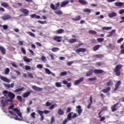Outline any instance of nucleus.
<instances>
[{
	"label": "nucleus",
	"mask_w": 124,
	"mask_h": 124,
	"mask_svg": "<svg viewBox=\"0 0 124 124\" xmlns=\"http://www.w3.org/2000/svg\"><path fill=\"white\" fill-rule=\"evenodd\" d=\"M14 105H12L8 107V113H10L8 115L11 119H15L16 121H23V117L21 110L18 109V108H14Z\"/></svg>",
	"instance_id": "f257e3e1"
},
{
	"label": "nucleus",
	"mask_w": 124,
	"mask_h": 124,
	"mask_svg": "<svg viewBox=\"0 0 124 124\" xmlns=\"http://www.w3.org/2000/svg\"><path fill=\"white\" fill-rule=\"evenodd\" d=\"M104 71L101 69H94V71L93 69L90 70L89 71L86 73L87 77H89V76H92L93 75V73H94V74H101L104 73Z\"/></svg>",
	"instance_id": "f03ea898"
},
{
	"label": "nucleus",
	"mask_w": 124,
	"mask_h": 124,
	"mask_svg": "<svg viewBox=\"0 0 124 124\" xmlns=\"http://www.w3.org/2000/svg\"><path fill=\"white\" fill-rule=\"evenodd\" d=\"M5 98L4 96H1L0 97V103L1 105H0V107H1L2 110H3V111L4 113H6V111L4 110L5 106H6V104L8 103V102H6V101H5Z\"/></svg>",
	"instance_id": "7ed1b4c3"
},
{
	"label": "nucleus",
	"mask_w": 124,
	"mask_h": 124,
	"mask_svg": "<svg viewBox=\"0 0 124 124\" xmlns=\"http://www.w3.org/2000/svg\"><path fill=\"white\" fill-rule=\"evenodd\" d=\"M123 67V65L118 64L115 66V68L114 69L113 71L114 73H115V75L116 76H120L121 75V69H122Z\"/></svg>",
	"instance_id": "20e7f679"
},
{
	"label": "nucleus",
	"mask_w": 124,
	"mask_h": 124,
	"mask_svg": "<svg viewBox=\"0 0 124 124\" xmlns=\"http://www.w3.org/2000/svg\"><path fill=\"white\" fill-rule=\"evenodd\" d=\"M8 96L10 99H5V98L4 100L6 101V102H11V103H12V102H13V100L15 98V94L12 93V92H8Z\"/></svg>",
	"instance_id": "39448f33"
},
{
	"label": "nucleus",
	"mask_w": 124,
	"mask_h": 124,
	"mask_svg": "<svg viewBox=\"0 0 124 124\" xmlns=\"http://www.w3.org/2000/svg\"><path fill=\"white\" fill-rule=\"evenodd\" d=\"M37 112L41 117L40 120L41 121V122H42V121L44 120V115H43V113H44L45 114H49V113H50V111L47 110H45L44 111H42V110L37 109Z\"/></svg>",
	"instance_id": "423d86ee"
},
{
	"label": "nucleus",
	"mask_w": 124,
	"mask_h": 124,
	"mask_svg": "<svg viewBox=\"0 0 124 124\" xmlns=\"http://www.w3.org/2000/svg\"><path fill=\"white\" fill-rule=\"evenodd\" d=\"M62 37L59 36H55L53 37V40H55L56 42H62Z\"/></svg>",
	"instance_id": "0eeeda50"
},
{
	"label": "nucleus",
	"mask_w": 124,
	"mask_h": 124,
	"mask_svg": "<svg viewBox=\"0 0 124 124\" xmlns=\"http://www.w3.org/2000/svg\"><path fill=\"white\" fill-rule=\"evenodd\" d=\"M122 85V81L121 80L118 81L115 85V88L114 89V91H116L119 88H120V86Z\"/></svg>",
	"instance_id": "6e6552de"
},
{
	"label": "nucleus",
	"mask_w": 124,
	"mask_h": 124,
	"mask_svg": "<svg viewBox=\"0 0 124 124\" xmlns=\"http://www.w3.org/2000/svg\"><path fill=\"white\" fill-rule=\"evenodd\" d=\"M118 105H119V103L115 104L111 107L112 112H115L118 110V108H117V106H118Z\"/></svg>",
	"instance_id": "1a4fd4ad"
},
{
	"label": "nucleus",
	"mask_w": 124,
	"mask_h": 124,
	"mask_svg": "<svg viewBox=\"0 0 124 124\" xmlns=\"http://www.w3.org/2000/svg\"><path fill=\"white\" fill-rule=\"evenodd\" d=\"M32 88L33 90H34V91H36V92H41L43 90L42 88L38 87L35 85H33L32 86Z\"/></svg>",
	"instance_id": "9d476101"
},
{
	"label": "nucleus",
	"mask_w": 124,
	"mask_h": 124,
	"mask_svg": "<svg viewBox=\"0 0 124 124\" xmlns=\"http://www.w3.org/2000/svg\"><path fill=\"white\" fill-rule=\"evenodd\" d=\"M20 11L22 12V13L25 14V15H28V14L30 13V11L27 9H21Z\"/></svg>",
	"instance_id": "9b49d317"
},
{
	"label": "nucleus",
	"mask_w": 124,
	"mask_h": 124,
	"mask_svg": "<svg viewBox=\"0 0 124 124\" xmlns=\"http://www.w3.org/2000/svg\"><path fill=\"white\" fill-rule=\"evenodd\" d=\"M0 80H2V81L6 82V83H10V80L8 78H7L0 76Z\"/></svg>",
	"instance_id": "f8f14e48"
},
{
	"label": "nucleus",
	"mask_w": 124,
	"mask_h": 124,
	"mask_svg": "<svg viewBox=\"0 0 124 124\" xmlns=\"http://www.w3.org/2000/svg\"><path fill=\"white\" fill-rule=\"evenodd\" d=\"M0 51L2 54V55H6V50L5 48L3 46H0Z\"/></svg>",
	"instance_id": "ddd939ff"
},
{
	"label": "nucleus",
	"mask_w": 124,
	"mask_h": 124,
	"mask_svg": "<svg viewBox=\"0 0 124 124\" xmlns=\"http://www.w3.org/2000/svg\"><path fill=\"white\" fill-rule=\"evenodd\" d=\"M110 91H111V87H108L106 89H103L102 90V92L104 93H109Z\"/></svg>",
	"instance_id": "4468645a"
},
{
	"label": "nucleus",
	"mask_w": 124,
	"mask_h": 124,
	"mask_svg": "<svg viewBox=\"0 0 124 124\" xmlns=\"http://www.w3.org/2000/svg\"><path fill=\"white\" fill-rule=\"evenodd\" d=\"M12 17L9 15H6L3 16H1L2 20H8V19H11Z\"/></svg>",
	"instance_id": "2eb2a0df"
},
{
	"label": "nucleus",
	"mask_w": 124,
	"mask_h": 124,
	"mask_svg": "<svg viewBox=\"0 0 124 124\" xmlns=\"http://www.w3.org/2000/svg\"><path fill=\"white\" fill-rule=\"evenodd\" d=\"M62 83L64 85H66V87L67 88H70V87H71V82L68 83V82H67V81L66 80H63Z\"/></svg>",
	"instance_id": "dca6fc26"
},
{
	"label": "nucleus",
	"mask_w": 124,
	"mask_h": 124,
	"mask_svg": "<svg viewBox=\"0 0 124 124\" xmlns=\"http://www.w3.org/2000/svg\"><path fill=\"white\" fill-rule=\"evenodd\" d=\"M69 3V1L68 0L63 1L61 4V7H64L65 5L68 4Z\"/></svg>",
	"instance_id": "f3484780"
},
{
	"label": "nucleus",
	"mask_w": 124,
	"mask_h": 124,
	"mask_svg": "<svg viewBox=\"0 0 124 124\" xmlns=\"http://www.w3.org/2000/svg\"><path fill=\"white\" fill-rule=\"evenodd\" d=\"M116 32V30H113L110 32L108 33L107 35V37H111V36H113L114 33Z\"/></svg>",
	"instance_id": "a211bd4d"
},
{
	"label": "nucleus",
	"mask_w": 124,
	"mask_h": 124,
	"mask_svg": "<svg viewBox=\"0 0 124 124\" xmlns=\"http://www.w3.org/2000/svg\"><path fill=\"white\" fill-rule=\"evenodd\" d=\"M57 113L58 115H60V116H62V115L64 114V111L60 108L58 109Z\"/></svg>",
	"instance_id": "6ab92c4d"
},
{
	"label": "nucleus",
	"mask_w": 124,
	"mask_h": 124,
	"mask_svg": "<svg viewBox=\"0 0 124 124\" xmlns=\"http://www.w3.org/2000/svg\"><path fill=\"white\" fill-rule=\"evenodd\" d=\"M23 61H24L26 62H31V61H32V59H30L28 58V57L24 56L23 57Z\"/></svg>",
	"instance_id": "aec40b11"
},
{
	"label": "nucleus",
	"mask_w": 124,
	"mask_h": 124,
	"mask_svg": "<svg viewBox=\"0 0 124 124\" xmlns=\"http://www.w3.org/2000/svg\"><path fill=\"white\" fill-rule=\"evenodd\" d=\"M108 16L109 18H112V17L117 16V13L115 12H112L111 13L108 14Z\"/></svg>",
	"instance_id": "412c9836"
},
{
	"label": "nucleus",
	"mask_w": 124,
	"mask_h": 124,
	"mask_svg": "<svg viewBox=\"0 0 124 124\" xmlns=\"http://www.w3.org/2000/svg\"><path fill=\"white\" fill-rule=\"evenodd\" d=\"M101 47V46L100 45H96L94 47H93V51H96L99 49Z\"/></svg>",
	"instance_id": "4be33fe9"
},
{
	"label": "nucleus",
	"mask_w": 124,
	"mask_h": 124,
	"mask_svg": "<svg viewBox=\"0 0 124 124\" xmlns=\"http://www.w3.org/2000/svg\"><path fill=\"white\" fill-rule=\"evenodd\" d=\"M31 94V92L27 91L26 93H23V96L24 97V98H26V97H28Z\"/></svg>",
	"instance_id": "5701e85b"
},
{
	"label": "nucleus",
	"mask_w": 124,
	"mask_h": 124,
	"mask_svg": "<svg viewBox=\"0 0 124 124\" xmlns=\"http://www.w3.org/2000/svg\"><path fill=\"white\" fill-rule=\"evenodd\" d=\"M72 114H73V112H70L68 114L67 119L68 121H71V119H72Z\"/></svg>",
	"instance_id": "b1692460"
},
{
	"label": "nucleus",
	"mask_w": 124,
	"mask_h": 124,
	"mask_svg": "<svg viewBox=\"0 0 124 124\" xmlns=\"http://www.w3.org/2000/svg\"><path fill=\"white\" fill-rule=\"evenodd\" d=\"M124 2H116L115 3V6H123L124 5Z\"/></svg>",
	"instance_id": "393cba45"
},
{
	"label": "nucleus",
	"mask_w": 124,
	"mask_h": 124,
	"mask_svg": "<svg viewBox=\"0 0 124 124\" xmlns=\"http://www.w3.org/2000/svg\"><path fill=\"white\" fill-rule=\"evenodd\" d=\"M83 112V109L81 108V106H78V116H81V113Z\"/></svg>",
	"instance_id": "a878e982"
},
{
	"label": "nucleus",
	"mask_w": 124,
	"mask_h": 124,
	"mask_svg": "<svg viewBox=\"0 0 124 124\" xmlns=\"http://www.w3.org/2000/svg\"><path fill=\"white\" fill-rule=\"evenodd\" d=\"M30 16L31 18H35L36 19H40V16H37L35 14H32Z\"/></svg>",
	"instance_id": "bb28decb"
},
{
	"label": "nucleus",
	"mask_w": 124,
	"mask_h": 124,
	"mask_svg": "<svg viewBox=\"0 0 124 124\" xmlns=\"http://www.w3.org/2000/svg\"><path fill=\"white\" fill-rule=\"evenodd\" d=\"M27 34H29L30 36H31V37H35V34L34 33L31 32V31H28L26 32Z\"/></svg>",
	"instance_id": "cd10ccee"
},
{
	"label": "nucleus",
	"mask_w": 124,
	"mask_h": 124,
	"mask_svg": "<svg viewBox=\"0 0 124 124\" xmlns=\"http://www.w3.org/2000/svg\"><path fill=\"white\" fill-rule=\"evenodd\" d=\"M1 5L5 8H6V7H8V6H9V4H8V3H7L6 2L1 3Z\"/></svg>",
	"instance_id": "c85d7f7f"
},
{
	"label": "nucleus",
	"mask_w": 124,
	"mask_h": 124,
	"mask_svg": "<svg viewBox=\"0 0 124 124\" xmlns=\"http://www.w3.org/2000/svg\"><path fill=\"white\" fill-rule=\"evenodd\" d=\"M78 2H79V3H81V4H88V2H87L85 0H79Z\"/></svg>",
	"instance_id": "c756f323"
},
{
	"label": "nucleus",
	"mask_w": 124,
	"mask_h": 124,
	"mask_svg": "<svg viewBox=\"0 0 124 124\" xmlns=\"http://www.w3.org/2000/svg\"><path fill=\"white\" fill-rule=\"evenodd\" d=\"M95 57L97 59H102V58H104V55L103 54H97L95 55Z\"/></svg>",
	"instance_id": "7c9ffc66"
},
{
	"label": "nucleus",
	"mask_w": 124,
	"mask_h": 124,
	"mask_svg": "<svg viewBox=\"0 0 124 124\" xmlns=\"http://www.w3.org/2000/svg\"><path fill=\"white\" fill-rule=\"evenodd\" d=\"M96 65H97V66H101V65H104V64H105V62H97L96 63Z\"/></svg>",
	"instance_id": "2f4dec72"
},
{
	"label": "nucleus",
	"mask_w": 124,
	"mask_h": 124,
	"mask_svg": "<svg viewBox=\"0 0 124 124\" xmlns=\"http://www.w3.org/2000/svg\"><path fill=\"white\" fill-rule=\"evenodd\" d=\"M76 41H77L76 39H73V38L70 39L68 40L69 43H71V44L75 43V42H76Z\"/></svg>",
	"instance_id": "473e14b6"
},
{
	"label": "nucleus",
	"mask_w": 124,
	"mask_h": 124,
	"mask_svg": "<svg viewBox=\"0 0 124 124\" xmlns=\"http://www.w3.org/2000/svg\"><path fill=\"white\" fill-rule=\"evenodd\" d=\"M114 85V83L112 80L110 79L109 81L107 83V86H113Z\"/></svg>",
	"instance_id": "72a5a7b5"
},
{
	"label": "nucleus",
	"mask_w": 124,
	"mask_h": 124,
	"mask_svg": "<svg viewBox=\"0 0 124 124\" xmlns=\"http://www.w3.org/2000/svg\"><path fill=\"white\" fill-rule=\"evenodd\" d=\"M87 51V49L86 48H78V53H79V52H82V53H85Z\"/></svg>",
	"instance_id": "f704fd0d"
},
{
	"label": "nucleus",
	"mask_w": 124,
	"mask_h": 124,
	"mask_svg": "<svg viewBox=\"0 0 124 124\" xmlns=\"http://www.w3.org/2000/svg\"><path fill=\"white\" fill-rule=\"evenodd\" d=\"M112 27H102V30L103 31H109V30H111Z\"/></svg>",
	"instance_id": "c9c22d12"
},
{
	"label": "nucleus",
	"mask_w": 124,
	"mask_h": 124,
	"mask_svg": "<svg viewBox=\"0 0 124 124\" xmlns=\"http://www.w3.org/2000/svg\"><path fill=\"white\" fill-rule=\"evenodd\" d=\"M9 72H10V69H9V68H6L4 71V74L7 75L9 74Z\"/></svg>",
	"instance_id": "e433bc0d"
},
{
	"label": "nucleus",
	"mask_w": 124,
	"mask_h": 124,
	"mask_svg": "<svg viewBox=\"0 0 124 124\" xmlns=\"http://www.w3.org/2000/svg\"><path fill=\"white\" fill-rule=\"evenodd\" d=\"M44 69H45V71L46 73V74H48V75H50V74H51V72L49 69L45 68Z\"/></svg>",
	"instance_id": "4c0bfd02"
},
{
	"label": "nucleus",
	"mask_w": 124,
	"mask_h": 124,
	"mask_svg": "<svg viewBox=\"0 0 124 124\" xmlns=\"http://www.w3.org/2000/svg\"><path fill=\"white\" fill-rule=\"evenodd\" d=\"M24 90V87H21V88L17 89L15 90L16 93H19V92H22Z\"/></svg>",
	"instance_id": "58836bf2"
},
{
	"label": "nucleus",
	"mask_w": 124,
	"mask_h": 124,
	"mask_svg": "<svg viewBox=\"0 0 124 124\" xmlns=\"http://www.w3.org/2000/svg\"><path fill=\"white\" fill-rule=\"evenodd\" d=\"M59 50H60V48L59 47H53L51 49L52 52H58Z\"/></svg>",
	"instance_id": "ea45409f"
},
{
	"label": "nucleus",
	"mask_w": 124,
	"mask_h": 124,
	"mask_svg": "<svg viewBox=\"0 0 124 124\" xmlns=\"http://www.w3.org/2000/svg\"><path fill=\"white\" fill-rule=\"evenodd\" d=\"M55 14L56 15H62V12L61 10L56 11L55 12Z\"/></svg>",
	"instance_id": "a19ab883"
},
{
	"label": "nucleus",
	"mask_w": 124,
	"mask_h": 124,
	"mask_svg": "<svg viewBox=\"0 0 124 124\" xmlns=\"http://www.w3.org/2000/svg\"><path fill=\"white\" fill-rule=\"evenodd\" d=\"M55 86L57 88H61L62 87V84H61V82H55Z\"/></svg>",
	"instance_id": "79ce46f5"
},
{
	"label": "nucleus",
	"mask_w": 124,
	"mask_h": 124,
	"mask_svg": "<svg viewBox=\"0 0 124 124\" xmlns=\"http://www.w3.org/2000/svg\"><path fill=\"white\" fill-rule=\"evenodd\" d=\"M89 32L91 34H96V33H97V32H96V31H93V30H90L89 31Z\"/></svg>",
	"instance_id": "37998d69"
},
{
	"label": "nucleus",
	"mask_w": 124,
	"mask_h": 124,
	"mask_svg": "<svg viewBox=\"0 0 124 124\" xmlns=\"http://www.w3.org/2000/svg\"><path fill=\"white\" fill-rule=\"evenodd\" d=\"M67 75V72L64 71L60 73V76H65V75Z\"/></svg>",
	"instance_id": "c03bdc74"
},
{
	"label": "nucleus",
	"mask_w": 124,
	"mask_h": 124,
	"mask_svg": "<svg viewBox=\"0 0 124 124\" xmlns=\"http://www.w3.org/2000/svg\"><path fill=\"white\" fill-rule=\"evenodd\" d=\"M50 8H51V9H52L53 10H56V8L55 7V5H54V4L51 3L50 5Z\"/></svg>",
	"instance_id": "a18cd8bd"
},
{
	"label": "nucleus",
	"mask_w": 124,
	"mask_h": 124,
	"mask_svg": "<svg viewBox=\"0 0 124 124\" xmlns=\"http://www.w3.org/2000/svg\"><path fill=\"white\" fill-rule=\"evenodd\" d=\"M17 100H18V101H19L20 102H22V101L23 100L22 96H21L20 95H18V96H17Z\"/></svg>",
	"instance_id": "49530a36"
},
{
	"label": "nucleus",
	"mask_w": 124,
	"mask_h": 124,
	"mask_svg": "<svg viewBox=\"0 0 124 124\" xmlns=\"http://www.w3.org/2000/svg\"><path fill=\"white\" fill-rule=\"evenodd\" d=\"M38 22L41 25H44V24H47V21H42L41 20H39V21H38Z\"/></svg>",
	"instance_id": "de8ad7c7"
},
{
	"label": "nucleus",
	"mask_w": 124,
	"mask_h": 124,
	"mask_svg": "<svg viewBox=\"0 0 124 124\" xmlns=\"http://www.w3.org/2000/svg\"><path fill=\"white\" fill-rule=\"evenodd\" d=\"M63 31H64V30L62 29H59L56 32H57V33H62Z\"/></svg>",
	"instance_id": "09e8293b"
},
{
	"label": "nucleus",
	"mask_w": 124,
	"mask_h": 124,
	"mask_svg": "<svg viewBox=\"0 0 124 124\" xmlns=\"http://www.w3.org/2000/svg\"><path fill=\"white\" fill-rule=\"evenodd\" d=\"M52 105V103H50L49 101H47L46 103V106L49 107V106H51Z\"/></svg>",
	"instance_id": "8fccbe9b"
},
{
	"label": "nucleus",
	"mask_w": 124,
	"mask_h": 124,
	"mask_svg": "<svg viewBox=\"0 0 124 124\" xmlns=\"http://www.w3.org/2000/svg\"><path fill=\"white\" fill-rule=\"evenodd\" d=\"M104 41V39L102 38H97V41H98V42H102Z\"/></svg>",
	"instance_id": "3c124183"
},
{
	"label": "nucleus",
	"mask_w": 124,
	"mask_h": 124,
	"mask_svg": "<svg viewBox=\"0 0 124 124\" xmlns=\"http://www.w3.org/2000/svg\"><path fill=\"white\" fill-rule=\"evenodd\" d=\"M24 68L25 70H30V69H31V66L29 65H25Z\"/></svg>",
	"instance_id": "603ef678"
},
{
	"label": "nucleus",
	"mask_w": 124,
	"mask_h": 124,
	"mask_svg": "<svg viewBox=\"0 0 124 124\" xmlns=\"http://www.w3.org/2000/svg\"><path fill=\"white\" fill-rule=\"evenodd\" d=\"M31 117L32 118H33V119H35V112H32L31 115H30Z\"/></svg>",
	"instance_id": "864d4df0"
},
{
	"label": "nucleus",
	"mask_w": 124,
	"mask_h": 124,
	"mask_svg": "<svg viewBox=\"0 0 124 124\" xmlns=\"http://www.w3.org/2000/svg\"><path fill=\"white\" fill-rule=\"evenodd\" d=\"M21 51L25 55L26 54V49L24 47H21Z\"/></svg>",
	"instance_id": "5fc2aeb1"
},
{
	"label": "nucleus",
	"mask_w": 124,
	"mask_h": 124,
	"mask_svg": "<svg viewBox=\"0 0 124 124\" xmlns=\"http://www.w3.org/2000/svg\"><path fill=\"white\" fill-rule=\"evenodd\" d=\"M84 12H89V13H91L92 12V10L90 9H86L83 10Z\"/></svg>",
	"instance_id": "6e6d98bb"
},
{
	"label": "nucleus",
	"mask_w": 124,
	"mask_h": 124,
	"mask_svg": "<svg viewBox=\"0 0 124 124\" xmlns=\"http://www.w3.org/2000/svg\"><path fill=\"white\" fill-rule=\"evenodd\" d=\"M60 5H61V4L60 3V2L57 3L55 4V10H57V9H58V8H59V6H60Z\"/></svg>",
	"instance_id": "4d7b16f0"
},
{
	"label": "nucleus",
	"mask_w": 124,
	"mask_h": 124,
	"mask_svg": "<svg viewBox=\"0 0 124 124\" xmlns=\"http://www.w3.org/2000/svg\"><path fill=\"white\" fill-rule=\"evenodd\" d=\"M37 68H40V69H41L42 68H43V65L39 64L37 65Z\"/></svg>",
	"instance_id": "13d9d810"
},
{
	"label": "nucleus",
	"mask_w": 124,
	"mask_h": 124,
	"mask_svg": "<svg viewBox=\"0 0 124 124\" xmlns=\"http://www.w3.org/2000/svg\"><path fill=\"white\" fill-rule=\"evenodd\" d=\"M2 28L3 30H6L7 29H8V26H7V25H3L2 26Z\"/></svg>",
	"instance_id": "bf43d9fd"
},
{
	"label": "nucleus",
	"mask_w": 124,
	"mask_h": 124,
	"mask_svg": "<svg viewBox=\"0 0 124 124\" xmlns=\"http://www.w3.org/2000/svg\"><path fill=\"white\" fill-rule=\"evenodd\" d=\"M54 121H55V118H54V117H51V120H50V124H53Z\"/></svg>",
	"instance_id": "052dcab7"
},
{
	"label": "nucleus",
	"mask_w": 124,
	"mask_h": 124,
	"mask_svg": "<svg viewBox=\"0 0 124 124\" xmlns=\"http://www.w3.org/2000/svg\"><path fill=\"white\" fill-rule=\"evenodd\" d=\"M2 93L5 94V96H6V94H8V91H7V90L3 91Z\"/></svg>",
	"instance_id": "680f3d73"
},
{
	"label": "nucleus",
	"mask_w": 124,
	"mask_h": 124,
	"mask_svg": "<svg viewBox=\"0 0 124 124\" xmlns=\"http://www.w3.org/2000/svg\"><path fill=\"white\" fill-rule=\"evenodd\" d=\"M96 78H88V80L89 81H95L96 80Z\"/></svg>",
	"instance_id": "e2e57ef3"
},
{
	"label": "nucleus",
	"mask_w": 124,
	"mask_h": 124,
	"mask_svg": "<svg viewBox=\"0 0 124 124\" xmlns=\"http://www.w3.org/2000/svg\"><path fill=\"white\" fill-rule=\"evenodd\" d=\"M123 41H124V38H121L117 41V43H121Z\"/></svg>",
	"instance_id": "0e129e2a"
},
{
	"label": "nucleus",
	"mask_w": 124,
	"mask_h": 124,
	"mask_svg": "<svg viewBox=\"0 0 124 124\" xmlns=\"http://www.w3.org/2000/svg\"><path fill=\"white\" fill-rule=\"evenodd\" d=\"M68 122V119L66 118L64 119V120L62 122V124H66V123H67Z\"/></svg>",
	"instance_id": "69168bd1"
},
{
	"label": "nucleus",
	"mask_w": 124,
	"mask_h": 124,
	"mask_svg": "<svg viewBox=\"0 0 124 124\" xmlns=\"http://www.w3.org/2000/svg\"><path fill=\"white\" fill-rule=\"evenodd\" d=\"M41 60H42V61H43V62H44L45 61H46V57H45V56H42L41 57Z\"/></svg>",
	"instance_id": "338daca9"
},
{
	"label": "nucleus",
	"mask_w": 124,
	"mask_h": 124,
	"mask_svg": "<svg viewBox=\"0 0 124 124\" xmlns=\"http://www.w3.org/2000/svg\"><path fill=\"white\" fill-rule=\"evenodd\" d=\"M124 13V9H121L119 11V13L120 14H123Z\"/></svg>",
	"instance_id": "774afa93"
}]
</instances>
